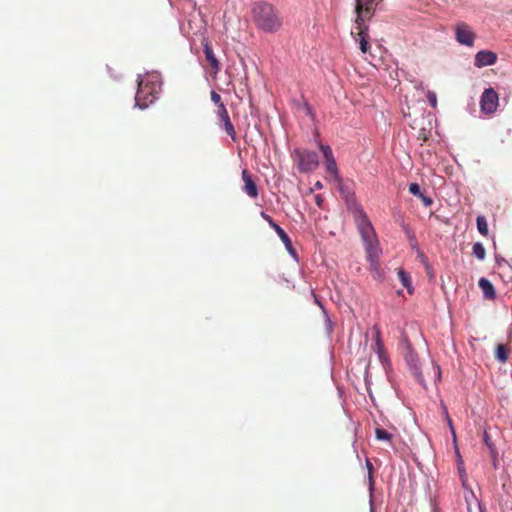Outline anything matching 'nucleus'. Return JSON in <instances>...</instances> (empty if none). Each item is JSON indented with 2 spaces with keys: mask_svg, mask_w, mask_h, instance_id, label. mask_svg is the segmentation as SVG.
Returning a JSON list of instances; mask_svg holds the SVG:
<instances>
[{
  "mask_svg": "<svg viewBox=\"0 0 512 512\" xmlns=\"http://www.w3.org/2000/svg\"><path fill=\"white\" fill-rule=\"evenodd\" d=\"M261 217L268 222L271 228H273L276 232V235L279 236V238L284 243L286 249L292 254H295V250L292 246L291 239L287 235V233L272 219V217L265 212H261Z\"/></svg>",
  "mask_w": 512,
  "mask_h": 512,
  "instance_id": "1a4fd4ad",
  "label": "nucleus"
},
{
  "mask_svg": "<svg viewBox=\"0 0 512 512\" xmlns=\"http://www.w3.org/2000/svg\"><path fill=\"white\" fill-rule=\"evenodd\" d=\"M484 441L487 444V446H489L491 448V445L489 443V438H488V435L486 433H485V436H484Z\"/></svg>",
  "mask_w": 512,
  "mask_h": 512,
  "instance_id": "2f4dec72",
  "label": "nucleus"
},
{
  "mask_svg": "<svg viewBox=\"0 0 512 512\" xmlns=\"http://www.w3.org/2000/svg\"><path fill=\"white\" fill-rule=\"evenodd\" d=\"M477 229L479 231V233L483 236H487L488 235V224H487V220L484 216L480 215L477 217Z\"/></svg>",
  "mask_w": 512,
  "mask_h": 512,
  "instance_id": "a211bd4d",
  "label": "nucleus"
},
{
  "mask_svg": "<svg viewBox=\"0 0 512 512\" xmlns=\"http://www.w3.org/2000/svg\"><path fill=\"white\" fill-rule=\"evenodd\" d=\"M447 421H448V424L450 426L451 432H452L453 436L455 437V431H454V428H453L452 420L450 419V417L448 415H447Z\"/></svg>",
  "mask_w": 512,
  "mask_h": 512,
  "instance_id": "c756f323",
  "label": "nucleus"
},
{
  "mask_svg": "<svg viewBox=\"0 0 512 512\" xmlns=\"http://www.w3.org/2000/svg\"><path fill=\"white\" fill-rule=\"evenodd\" d=\"M293 154L301 172H310L317 169L319 160L316 152L296 149Z\"/></svg>",
  "mask_w": 512,
  "mask_h": 512,
  "instance_id": "20e7f679",
  "label": "nucleus"
},
{
  "mask_svg": "<svg viewBox=\"0 0 512 512\" xmlns=\"http://www.w3.org/2000/svg\"><path fill=\"white\" fill-rule=\"evenodd\" d=\"M356 24V31L352 32V35L354 36L355 40L359 42L360 44V50L362 53H366L369 49V42H368V26L365 24V22L355 23Z\"/></svg>",
  "mask_w": 512,
  "mask_h": 512,
  "instance_id": "9d476101",
  "label": "nucleus"
},
{
  "mask_svg": "<svg viewBox=\"0 0 512 512\" xmlns=\"http://www.w3.org/2000/svg\"><path fill=\"white\" fill-rule=\"evenodd\" d=\"M419 198L421 199V201L423 202V204L426 206V207H429L433 204V200L431 197L429 196H426L425 194H421V196H419Z\"/></svg>",
  "mask_w": 512,
  "mask_h": 512,
  "instance_id": "cd10ccee",
  "label": "nucleus"
},
{
  "mask_svg": "<svg viewBox=\"0 0 512 512\" xmlns=\"http://www.w3.org/2000/svg\"><path fill=\"white\" fill-rule=\"evenodd\" d=\"M455 38L460 44L472 47L476 35L467 23L458 22L455 25Z\"/></svg>",
  "mask_w": 512,
  "mask_h": 512,
  "instance_id": "423d86ee",
  "label": "nucleus"
},
{
  "mask_svg": "<svg viewBox=\"0 0 512 512\" xmlns=\"http://www.w3.org/2000/svg\"><path fill=\"white\" fill-rule=\"evenodd\" d=\"M459 471H460L461 474L465 473V470H463V468H461V467H459Z\"/></svg>",
  "mask_w": 512,
  "mask_h": 512,
  "instance_id": "f704fd0d",
  "label": "nucleus"
},
{
  "mask_svg": "<svg viewBox=\"0 0 512 512\" xmlns=\"http://www.w3.org/2000/svg\"><path fill=\"white\" fill-rule=\"evenodd\" d=\"M160 91L161 81L158 74H148L141 77L135 95L136 105L141 109L147 108L157 99Z\"/></svg>",
  "mask_w": 512,
  "mask_h": 512,
  "instance_id": "7ed1b4c3",
  "label": "nucleus"
},
{
  "mask_svg": "<svg viewBox=\"0 0 512 512\" xmlns=\"http://www.w3.org/2000/svg\"><path fill=\"white\" fill-rule=\"evenodd\" d=\"M409 192L417 197L421 196V194H422L420 186L417 183H411L409 185Z\"/></svg>",
  "mask_w": 512,
  "mask_h": 512,
  "instance_id": "393cba45",
  "label": "nucleus"
},
{
  "mask_svg": "<svg viewBox=\"0 0 512 512\" xmlns=\"http://www.w3.org/2000/svg\"><path fill=\"white\" fill-rule=\"evenodd\" d=\"M316 202H317V205H318V206H320V205H321V200H320V197H319V196H317V197H316Z\"/></svg>",
  "mask_w": 512,
  "mask_h": 512,
  "instance_id": "473e14b6",
  "label": "nucleus"
},
{
  "mask_svg": "<svg viewBox=\"0 0 512 512\" xmlns=\"http://www.w3.org/2000/svg\"><path fill=\"white\" fill-rule=\"evenodd\" d=\"M459 471H460L461 474L465 473V470H463V468H461V467H459Z\"/></svg>",
  "mask_w": 512,
  "mask_h": 512,
  "instance_id": "72a5a7b5",
  "label": "nucleus"
},
{
  "mask_svg": "<svg viewBox=\"0 0 512 512\" xmlns=\"http://www.w3.org/2000/svg\"><path fill=\"white\" fill-rule=\"evenodd\" d=\"M510 333H512V325H511Z\"/></svg>",
  "mask_w": 512,
  "mask_h": 512,
  "instance_id": "c9c22d12",
  "label": "nucleus"
},
{
  "mask_svg": "<svg viewBox=\"0 0 512 512\" xmlns=\"http://www.w3.org/2000/svg\"><path fill=\"white\" fill-rule=\"evenodd\" d=\"M319 148L320 150L322 151L323 155H324V158L325 160L326 159H331V158H334V155H333V152H332V149L330 146L328 145H323V144H319Z\"/></svg>",
  "mask_w": 512,
  "mask_h": 512,
  "instance_id": "5701e85b",
  "label": "nucleus"
},
{
  "mask_svg": "<svg viewBox=\"0 0 512 512\" xmlns=\"http://www.w3.org/2000/svg\"><path fill=\"white\" fill-rule=\"evenodd\" d=\"M366 465H367V468H368V470H369V474H370V476H369V478H370V484L372 485V483H373V478H372V476H371V471H372V469H373V466H372V464H371V462H370L369 460H367V461H366Z\"/></svg>",
  "mask_w": 512,
  "mask_h": 512,
  "instance_id": "c85d7f7f",
  "label": "nucleus"
},
{
  "mask_svg": "<svg viewBox=\"0 0 512 512\" xmlns=\"http://www.w3.org/2000/svg\"><path fill=\"white\" fill-rule=\"evenodd\" d=\"M252 20L256 27L267 33H274L282 26V18L275 7L265 1H259L252 6Z\"/></svg>",
  "mask_w": 512,
  "mask_h": 512,
  "instance_id": "f03ea898",
  "label": "nucleus"
},
{
  "mask_svg": "<svg viewBox=\"0 0 512 512\" xmlns=\"http://www.w3.org/2000/svg\"><path fill=\"white\" fill-rule=\"evenodd\" d=\"M203 52L211 68V75L215 78L220 71V62L216 58L210 42L206 39L203 40Z\"/></svg>",
  "mask_w": 512,
  "mask_h": 512,
  "instance_id": "9b49d317",
  "label": "nucleus"
},
{
  "mask_svg": "<svg viewBox=\"0 0 512 512\" xmlns=\"http://www.w3.org/2000/svg\"><path fill=\"white\" fill-rule=\"evenodd\" d=\"M322 187H323V185H322V183H321L320 181H317V182L314 184V188H315V189H318V190H319V189H322Z\"/></svg>",
  "mask_w": 512,
  "mask_h": 512,
  "instance_id": "7c9ffc66",
  "label": "nucleus"
},
{
  "mask_svg": "<svg viewBox=\"0 0 512 512\" xmlns=\"http://www.w3.org/2000/svg\"><path fill=\"white\" fill-rule=\"evenodd\" d=\"M495 357L501 363L507 362V360L509 358V349L506 347V345H504V344L497 345Z\"/></svg>",
  "mask_w": 512,
  "mask_h": 512,
  "instance_id": "dca6fc26",
  "label": "nucleus"
},
{
  "mask_svg": "<svg viewBox=\"0 0 512 512\" xmlns=\"http://www.w3.org/2000/svg\"><path fill=\"white\" fill-rule=\"evenodd\" d=\"M326 172L337 182H341V177L337 168L335 158L325 160Z\"/></svg>",
  "mask_w": 512,
  "mask_h": 512,
  "instance_id": "2eb2a0df",
  "label": "nucleus"
},
{
  "mask_svg": "<svg viewBox=\"0 0 512 512\" xmlns=\"http://www.w3.org/2000/svg\"><path fill=\"white\" fill-rule=\"evenodd\" d=\"M375 434L378 440L389 441L392 438V435L382 428H376Z\"/></svg>",
  "mask_w": 512,
  "mask_h": 512,
  "instance_id": "4be33fe9",
  "label": "nucleus"
},
{
  "mask_svg": "<svg viewBox=\"0 0 512 512\" xmlns=\"http://www.w3.org/2000/svg\"><path fill=\"white\" fill-rule=\"evenodd\" d=\"M373 4L374 0H356L355 12L356 20L355 23H362L369 20L373 15Z\"/></svg>",
  "mask_w": 512,
  "mask_h": 512,
  "instance_id": "6e6552de",
  "label": "nucleus"
},
{
  "mask_svg": "<svg viewBox=\"0 0 512 512\" xmlns=\"http://www.w3.org/2000/svg\"><path fill=\"white\" fill-rule=\"evenodd\" d=\"M217 115H218V117H219L221 122L226 120L227 118H230L229 114H228V111H227V109H226L224 104H221V105L218 106Z\"/></svg>",
  "mask_w": 512,
  "mask_h": 512,
  "instance_id": "b1692460",
  "label": "nucleus"
},
{
  "mask_svg": "<svg viewBox=\"0 0 512 512\" xmlns=\"http://www.w3.org/2000/svg\"><path fill=\"white\" fill-rule=\"evenodd\" d=\"M375 350L378 353L380 361L384 362L386 360V354H385L384 345L380 339L379 333L377 334V337L375 340Z\"/></svg>",
  "mask_w": 512,
  "mask_h": 512,
  "instance_id": "6ab92c4d",
  "label": "nucleus"
},
{
  "mask_svg": "<svg viewBox=\"0 0 512 512\" xmlns=\"http://www.w3.org/2000/svg\"><path fill=\"white\" fill-rule=\"evenodd\" d=\"M398 277L402 283V285L404 287H406L408 289L409 292L410 291V286H411V281H410V276L408 273H406L404 270L402 269H399L398 270Z\"/></svg>",
  "mask_w": 512,
  "mask_h": 512,
  "instance_id": "412c9836",
  "label": "nucleus"
},
{
  "mask_svg": "<svg viewBox=\"0 0 512 512\" xmlns=\"http://www.w3.org/2000/svg\"><path fill=\"white\" fill-rule=\"evenodd\" d=\"M427 99H428L429 104L433 108H436V106H437V96H436V94L434 92L429 91L427 93Z\"/></svg>",
  "mask_w": 512,
  "mask_h": 512,
  "instance_id": "a878e982",
  "label": "nucleus"
},
{
  "mask_svg": "<svg viewBox=\"0 0 512 512\" xmlns=\"http://www.w3.org/2000/svg\"><path fill=\"white\" fill-rule=\"evenodd\" d=\"M497 55L492 51L482 50L475 56V65L479 68L495 64Z\"/></svg>",
  "mask_w": 512,
  "mask_h": 512,
  "instance_id": "ddd939ff",
  "label": "nucleus"
},
{
  "mask_svg": "<svg viewBox=\"0 0 512 512\" xmlns=\"http://www.w3.org/2000/svg\"><path fill=\"white\" fill-rule=\"evenodd\" d=\"M481 110L485 114H492L499 105V95L493 88L485 89L480 100Z\"/></svg>",
  "mask_w": 512,
  "mask_h": 512,
  "instance_id": "39448f33",
  "label": "nucleus"
},
{
  "mask_svg": "<svg viewBox=\"0 0 512 512\" xmlns=\"http://www.w3.org/2000/svg\"><path fill=\"white\" fill-rule=\"evenodd\" d=\"M241 176L244 182V186L242 188L243 192H245L250 198L256 199L259 195V192L257 184L251 173L247 169H243Z\"/></svg>",
  "mask_w": 512,
  "mask_h": 512,
  "instance_id": "f8f14e48",
  "label": "nucleus"
},
{
  "mask_svg": "<svg viewBox=\"0 0 512 512\" xmlns=\"http://www.w3.org/2000/svg\"><path fill=\"white\" fill-rule=\"evenodd\" d=\"M346 202L348 210L354 217L357 228L360 232L361 238L364 242L366 251V258L370 264V269L375 272L378 276L381 274L380 268V256L382 249L380 247L379 240L376 232L368 219L367 214L364 212L362 207L356 202L354 194L346 196Z\"/></svg>",
  "mask_w": 512,
  "mask_h": 512,
  "instance_id": "f257e3e1",
  "label": "nucleus"
},
{
  "mask_svg": "<svg viewBox=\"0 0 512 512\" xmlns=\"http://www.w3.org/2000/svg\"><path fill=\"white\" fill-rule=\"evenodd\" d=\"M472 253L479 260H484L485 259V256H486L485 248L479 242H477V243H475L473 245V252Z\"/></svg>",
  "mask_w": 512,
  "mask_h": 512,
  "instance_id": "aec40b11",
  "label": "nucleus"
},
{
  "mask_svg": "<svg viewBox=\"0 0 512 512\" xmlns=\"http://www.w3.org/2000/svg\"><path fill=\"white\" fill-rule=\"evenodd\" d=\"M211 100L217 105V107L221 104H224L222 101H221V97L220 95L215 92V91H212L211 92Z\"/></svg>",
  "mask_w": 512,
  "mask_h": 512,
  "instance_id": "bb28decb",
  "label": "nucleus"
},
{
  "mask_svg": "<svg viewBox=\"0 0 512 512\" xmlns=\"http://www.w3.org/2000/svg\"><path fill=\"white\" fill-rule=\"evenodd\" d=\"M403 342L405 345L404 359L410 367L413 375L419 379L422 375L420 371L418 356L413 350L412 345L407 337H404Z\"/></svg>",
  "mask_w": 512,
  "mask_h": 512,
  "instance_id": "0eeeda50",
  "label": "nucleus"
},
{
  "mask_svg": "<svg viewBox=\"0 0 512 512\" xmlns=\"http://www.w3.org/2000/svg\"><path fill=\"white\" fill-rule=\"evenodd\" d=\"M222 123L225 132L231 137L232 141L236 142L237 134L230 118H227L226 120L222 121Z\"/></svg>",
  "mask_w": 512,
  "mask_h": 512,
  "instance_id": "f3484780",
  "label": "nucleus"
},
{
  "mask_svg": "<svg viewBox=\"0 0 512 512\" xmlns=\"http://www.w3.org/2000/svg\"><path fill=\"white\" fill-rule=\"evenodd\" d=\"M478 285L486 299L493 300L496 297L495 289L492 283L486 278H480Z\"/></svg>",
  "mask_w": 512,
  "mask_h": 512,
  "instance_id": "4468645a",
  "label": "nucleus"
}]
</instances>
